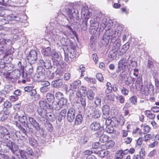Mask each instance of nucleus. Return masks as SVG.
Segmentation results:
<instances>
[{"instance_id": "f257e3e1", "label": "nucleus", "mask_w": 159, "mask_h": 159, "mask_svg": "<svg viewBox=\"0 0 159 159\" xmlns=\"http://www.w3.org/2000/svg\"><path fill=\"white\" fill-rule=\"evenodd\" d=\"M10 131L6 127L0 126V154L3 152L5 149L7 148L11 150V152L14 154L18 149V146L13 144V143L10 140L11 138Z\"/></svg>"}, {"instance_id": "f03ea898", "label": "nucleus", "mask_w": 159, "mask_h": 159, "mask_svg": "<svg viewBox=\"0 0 159 159\" xmlns=\"http://www.w3.org/2000/svg\"><path fill=\"white\" fill-rule=\"evenodd\" d=\"M38 63L40 66L38 67L37 69V73L35 74V76L38 79V80L39 81H42L45 78V70L43 66H44L46 69L51 68L54 72H56L57 70V65L52 66L50 60L45 58L41 59L39 60Z\"/></svg>"}, {"instance_id": "7ed1b4c3", "label": "nucleus", "mask_w": 159, "mask_h": 159, "mask_svg": "<svg viewBox=\"0 0 159 159\" xmlns=\"http://www.w3.org/2000/svg\"><path fill=\"white\" fill-rule=\"evenodd\" d=\"M67 27L68 30L64 31V32H60L56 34V38L58 39L59 38L62 37V35H64L66 37L68 36L72 38H74V36H76V32L75 31H73L70 26L69 25H66V27Z\"/></svg>"}, {"instance_id": "20e7f679", "label": "nucleus", "mask_w": 159, "mask_h": 159, "mask_svg": "<svg viewBox=\"0 0 159 159\" xmlns=\"http://www.w3.org/2000/svg\"><path fill=\"white\" fill-rule=\"evenodd\" d=\"M66 13L70 19H73L75 22L78 23L79 19L78 11L68 8L66 10Z\"/></svg>"}, {"instance_id": "39448f33", "label": "nucleus", "mask_w": 159, "mask_h": 159, "mask_svg": "<svg viewBox=\"0 0 159 159\" xmlns=\"http://www.w3.org/2000/svg\"><path fill=\"white\" fill-rule=\"evenodd\" d=\"M90 128L92 131H97L98 134H102L104 133V130L102 128L100 127V123L98 122H93L90 125Z\"/></svg>"}, {"instance_id": "423d86ee", "label": "nucleus", "mask_w": 159, "mask_h": 159, "mask_svg": "<svg viewBox=\"0 0 159 159\" xmlns=\"http://www.w3.org/2000/svg\"><path fill=\"white\" fill-rule=\"evenodd\" d=\"M129 60L126 58L121 59L118 62V69L116 70V73H119L121 70H125L126 67H128L129 63Z\"/></svg>"}, {"instance_id": "0eeeda50", "label": "nucleus", "mask_w": 159, "mask_h": 159, "mask_svg": "<svg viewBox=\"0 0 159 159\" xmlns=\"http://www.w3.org/2000/svg\"><path fill=\"white\" fill-rule=\"evenodd\" d=\"M87 108L90 109V110L89 111L93 118H98L100 117L101 113L98 108L93 106H88Z\"/></svg>"}, {"instance_id": "6e6552de", "label": "nucleus", "mask_w": 159, "mask_h": 159, "mask_svg": "<svg viewBox=\"0 0 159 159\" xmlns=\"http://www.w3.org/2000/svg\"><path fill=\"white\" fill-rule=\"evenodd\" d=\"M20 75V72L19 70H15L9 74L8 79L12 82L15 83L17 81Z\"/></svg>"}, {"instance_id": "1a4fd4ad", "label": "nucleus", "mask_w": 159, "mask_h": 159, "mask_svg": "<svg viewBox=\"0 0 159 159\" xmlns=\"http://www.w3.org/2000/svg\"><path fill=\"white\" fill-rule=\"evenodd\" d=\"M37 52L34 50L31 51L27 57V59L29 63H34L37 59Z\"/></svg>"}, {"instance_id": "9d476101", "label": "nucleus", "mask_w": 159, "mask_h": 159, "mask_svg": "<svg viewBox=\"0 0 159 159\" xmlns=\"http://www.w3.org/2000/svg\"><path fill=\"white\" fill-rule=\"evenodd\" d=\"M76 110L73 108H70L68 111L67 118L68 121L70 122H72L74 120L76 115Z\"/></svg>"}, {"instance_id": "9b49d317", "label": "nucleus", "mask_w": 159, "mask_h": 159, "mask_svg": "<svg viewBox=\"0 0 159 159\" xmlns=\"http://www.w3.org/2000/svg\"><path fill=\"white\" fill-rule=\"evenodd\" d=\"M100 21V18L98 16L95 15L92 20L90 21V25L95 27L94 29L96 31L98 29L99 23Z\"/></svg>"}, {"instance_id": "f8f14e48", "label": "nucleus", "mask_w": 159, "mask_h": 159, "mask_svg": "<svg viewBox=\"0 0 159 159\" xmlns=\"http://www.w3.org/2000/svg\"><path fill=\"white\" fill-rule=\"evenodd\" d=\"M102 117L104 119L109 117L110 116V107L107 105H103L102 108Z\"/></svg>"}, {"instance_id": "ddd939ff", "label": "nucleus", "mask_w": 159, "mask_h": 159, "mask_svg": "<svg viewBox=\"0 0 159 159\" xmlns=\"http://www.w3.org/2000/svg\"><path fill=\"white\" fill-rule=\"evenodd\" d=\"M17 117L19 120L25 127H28L27 119L25 116L24 115H19V112H18L15 116V118Z\"/></svg>"}, {"instance_id": "4468645a", "label": "nucleus", "mask_w": 159, "mask_h": 159, "mask_svg": "<svg viewBox=\"0 0 159 159\" xmlns=\"http://www.w3.org/2000/svg\"><path fill=\"white\" fill-rule=\"evenodd\" d=\"M29 120L30 124L36 130L39 131L40 129L39 124L33 118L29 117Z\"/></svg>"}, {"instance_id": "2eb2a0df", "label": "nucleus", "mask_w": 159, "mask_h": 159, "mask_svg": "<svg viewBox=\"0 0 159 159\" xmlns=\"http://www.w3.org/2000/svg\"><path fill=\"white\" fill-rule=\"evenodd\" d=\"M87 92L86 87L82 86L78 89V91L76 95L78 97H81L82 96L85 97L86 96Z\"/></svg>"}, {"instance_id": "dca6fc26", "label": "nucleus", "mask_w": 159, "mask_h": 159, "mask_svg": "<svg viewBox=\"0 0 159 159\" xmlns=\"http://www.w3.org/2000/svg\"><path fill=\"white\" fill-rule=\"evenodd\" d=\"M63 85L62 80L58 79L53 81L51 83L52 86L54 88H61Z\"/></svg>"}, {"instance_id": "f3484780", "label": "nucleus", "mask_w": 159, "mask_h": 159, "mask_svg": "<svg viewBox=\"0 0 159 159\" xmlns=\"http://www.w3.org/2000/svg\"><path fill=\"white\" fill-rule=\"evenodd\" d=\"M48 108L49 109H54L56 110H59L62 108L61 106H60L59 102L56 101L53 102L52 103V104L48 105Z\"/></svg>"}, {"instance_id": "a211bd4d", "label": "nucleus", "mask_w": 159, "mask_h": 159, "mask_svg": "<svg viewBox=\"0 0 159 159\" xmlns=\"http://www.w3.org/2000/svg\"><path fill=\"white\" fill-rule=\"evenodd\" d=\"M48 108L49 109H54L56 110H59L62 108L61 106H60L59 102L56 101L53 102L52 103V104L48 105Z\"/></svg>"}, {"instance_id": "6ab92c4d", "label": "nucleus", "mask_w": 159, "mask_h": 159, "mask_svg": "<svg viewBox=\"0 0 159 159\" xmlns=\"http://www.w3.org/2000/svg\"><path fill=\"white\" fill-rule=\"evenodd\" d=\"M136 89L138 90H141L143 87L142 79L141 77L137 78L135 83Z\"/></svg>"}, {"instance_id": "aec40b11", "label": "nucleus", "mask_w": 159, "mask_h": 159, "mask_svg": "<svg viewBox=\"0 0 159 159\" xmlns=\"http://www.w3.org/2000/svg\"><path fill=\"white\" fill-rule=\"evenodd\" d=\"M9 115L8 111H1L0 112V121H3L7 119Z\"/></svg>"}, {"instance_id": "412c9836", "label": "nucleus", "mask_w": 159, "mask_h": 159, "mask_svg": "<svg viewBox=\"0 0 159 159\" xmlns=\"http://www.w3.org/2000/svg\"><path fill=\"white\" fill-rule=\"evenodd\" d=\"M4 90H2L1 91L2 94L3 93L4 94V97H5L6 96L5 94V93H9L13 89V87L10 85H6L4 86Z\"/></svg>"}, {"instance_id": "4be33fe9", "label": "nucleus", "mask_w": 159, "mask_h": 159, "mask_svg": "<svg viewBox=\"0 0 159 159\" xmlns=\"http://www.w3.org/2000/svg\"><path fill=\"white\" fill-rule=\"evenodd\" d=\"M37 112L43 118H46L47 116L46 109L44 108H38Z\"/></svg>"}, {"instance_id": "5701e85b", "label": "nucleus", "mask_w": 159, "mask_h": 159, "mask_svg": "<svg viewBox=\"0 0 159 159\" xmlns=\"http://www.w3.org/2000/svg\"><path fill=\"white\" fill-rule=\"evenodd\" d=\"M52 51L51 50V48L49 47H47L46 48L43 49L42 50V53L44 56H49L51 54Z\"/></svg>"}, {"instance_id": "b1692460", "label": "nucleus", "mask_w": 159, "mask_h": 159, "mask_svg": "<svg viewBox=\"0 0 159 159\" xmlns=\"http://www.w3.org/2000/svg\"><path fill=\"white\" fill-rule=\"evenodd\" d=\"M81 84V81L80 80H77L74 81L73 83H71L70 86L71 89H79V86Z\"/></svg>"}, {"instance_id": "393cba45", "label": "nucleus", "mask_w": 159, "mask_h": 159, "mask_svg": "<svg viewBox=\"0 0 159 159\" xmlns=\"http://www.w3.org/2000/svg\"><path fill=\"white\" fill-rule=\"evenodd\" d=\"M83 121V117L81 115H77L75 118V125H80Z\"/></svg>"}, {"instance_id": "a878e982", "label": "nucleus", "mask_w": 159, "mask_h": 159, "mask_svg": "<svg viewBox=\"0 0 159 159\" xmlns=\"http://www.w3.org/2000/svg\"><path fill=\"white\" fill-rule=\"evenodd\" d=\"M81 14L82 16H83L85 20H86V21H87L90 17L89 14L88 13V10L85 9V8H82L81 11Z\"/></svg>"}, {"instance_id": "bb28decb", "label": "nucleus", "mask_w": 159, "mask_h": 159, "mask_svg": "<svg viewBox=\"0 0 159 159\" xmlns=\"http://www.w3.org/2000/svg\"><path fill=\"white\" fill-rule=\"evenodd\" d=\"M50 105L48 104L46 101H45L41 100L39 102V108H44L46 109L47 108L49 109L48 107V105Z\"/></svg>"}, {"instance_id": "cd10ccee", "label": "nucleus", "mask_w": 159, "mask_h": 159, "mask_svg": "<svg viewBox=\"0 0 159 159\" xmlns=\"http://www.w3.org/2000/svg\"><path fill=\"white\" fill-rule=\"evenodd\" d=\"M32 63H30L26 67L25 70L26 71V73L25 74L30 75L33 72V68L31 64Z\"/></svg>"}, {"instance_id": "c85d7f7f", "label": "nucleus", "mask_w": 159, "mask_h": 159, "mask_svg": "<svg viewBox=\"0 0 159 159\" xmlns=\"http://www.w3.org/2000/svg\"><path fill=\"white\" fill-rule=\"evenodd\" d=\"M122 71L120 72L119 76L120 79L123 81L126 80L128 78L127 74L125 72V70H121Z\"/></svg>"}, {"instance_id": "c756f323", "label": "nucleus", "mask_w": 159, "mask_h": 159, "mask_svg": "<svg viewBox=\"0 0 159 159\" xmlns=\"http://www.w3.org/2000/svg\"><path fill=\"white\" fill-rule=\"evenodd\" d=\"M58 102L60 106L63 108L66 106L67 102V100L64 98H61L59 99Z\"/></svg>"}, {"instance_id": "7c9ffc66", "label": "nucleus", "mask_w": 159, "mask_h": 159, "mask_svg": "<svg viewBox=\"0 0 159 159\" xmlns=\"http://www.w3.org/2000/svg\"><path fill=\"white\" fill-rule=\"evenodd\" d=\"M144 151L142 150L140 152L139 155H137L134 156L133 159H144Z\"/></svg>"}, {"instance_id": "2f4dec72", "label": "nucleus", "mask_w": 159, "mask_h": 159, "mask_svg": "<svg viewBox=\"0 0 159 159\" xmlns=\"http://www.w3.org/2000/svg\"><path fill=\"white\" fill-rule=\"evenodd\" d=\"M88 98L90 100H92L94 98V93L91 90H88L86 94Z\"/></svg>"}, {"instance_id": "473e14b6", "label": "nucleus", "mask_w": 159, "mask_h": 159, "mask_svg": "<svg viewBox=\"0 0 159 159\" xmlns=\"http://www.w3.org/2000/svg\"><path fill=\"white\" fill-rule=\"evenodd\" d=\"M29 144L32 147H36L37 146V142L34 138H29Z\"/></svg>"}, {"instance_id": "72a5a7b5", "label": "nucleus", "mask_w": 159, "mask_h": 159, "mask_svg": "<svg viewBox=\"0 0 159 159\" xmlns=\"http://www.w3.org/2000/svg\"><path fill=\"white\" fill-rule=\"evenodd\" d=\"M62 37L59 38V39L56 38V39L58 40H60L61 43L63 45H66V43L67 41V37H64L63 35H62Z\"/></svg>"}, {"instance_id": "f704fd0d", "label": "nucleus", "mask_w": 159, "mask_h": 159, "mask_svg": "<svg viewBox=\"0 0 159 159\" xmlns=\"http://www.w3.org/2000/svg\"><path fill=\"white\" fill-rule=\"evenodd\" d=\"M98 135V136H100L99 140L100 142L104 143L107 141L108 138V136L103 134V133L102 134Z\"/></svg>"}, {"instance_id": "c9c22d12", "label": "nucleus", "mask_w": 159, "mask_h": 159, "mask_svg": "<svg viewBox=\"0 0 159 159\" xmlns=\"http://www.w3.org/2000/svg\"><path fill=\"white\" fill-rule=\"evenodd\" d=\"M46 98L47 100L52 103L54 101L55 97L54 95L51 93H48L46 94Z\"/></svg>"}, {"instance_id": "e433bc0d", "label": "nucleus", "mask_w": 159, "mask_h": 159, "mask_svg": "<svg viewBox=\"0 0 159 159\" xmlns=\"http://www.w3.org/2000/svg\"><path fill=\"white\" fill-rule=\"evenodd\" d=\"M144 113L146 116L149 118L151 119H153L155 117V115L152 113L150 111H146Z\"/></svg>"}, {"instance_id": "4c0bfd02", "label": "nucleus", "mask_w": 159, "mask_h": 159, "mask_svg": "<svg viewBox=\"0 0 159 159\" xmlns=\"http://www.w3.org/2000/svg\"><path fill=\"white\" fill-rule=\"evenodd\" d=\"M7 20H15L18 21L20 20V19L19 17L13 14L8 15L7 17Z\"/></svg>"}, {"instance_id": "58836bf2", "label": "nucleus", "mask_w": 159, "mask_h": 159, "mask_svg": "<svg viewBox=\"0 0 159 159\" xmlns=\"http://www.w3.org/2000/svg\"><path fill=\"white\" fill-rule=\"evenodd\" d=\"M111 126L113 127H116L119 124L118 121L115 117H112L111 118Z\"/></svg>"}, {"instance_id": "ea45409f", "label": "nucleus", "mask_w": 159, "mask_h": 159, "mask_svg": "<svg viewBox=\"0 0 159 159\" xmlns=\"http://www.w3.org/2000/svg\"><path fill=\"white\" fill-rule=\"evenodd\" d=\"M18 152V153L17 154L20 155L21 157V159H27L25 155V152L24 150L20 149Z\"/></svg>"}, {"instance_id": "a19ab883", "label": "nucleus", "mask_w": 159, "mask_h": 159, "mask_svg": "<svg viewBox=\"0 0 159 159\" xmlns=\"http://www.w3.org/2000/svg\"><path fill=\"white\" fill-rule=\"evenodd\" d=\"M118 48H117V50H114L110 51L109 53V57L111 58H114L115 57L116 55L117 52H116L117 50H118Z\"/></svg>"}, {"instance_id": "79ce46f5", "label": "nucleus", "mask_w": 159, "mask_h": 159, "mask_svg": "<svg viewBox=\"0 0 159 159\" xmlns=\"http://www.w3.org/2000/svg\"><path fill=\"white\" fill-rule=\"evenodd\" d=\"M50 56H51L52 58L56 60L58 58L59 56V54L55 50H52L51 54Z\"/></svg>"}, {"instance_id": "37998d69", "label": "nucleus", "mask_w": 159, "mask_h": 159, "mask_svg": "<svg viewBox=\"0 0 159 159\" xmlns=\"http://www.w3.org/2000/svg\"><path fill=\"white\" fill-rule=\"evenodd\" d=\"M96 153L101 157H103L107 156V153L105 150H99Z\"/></svg>"}, {"instance_id": "c03bdc74", "label": "nucleus", "mask_w": 159, "mask_h": 159, "mask_svg": "<svg viewBox=\"0 0 159 159\" xmlns=\"http://www.w3.org/2000/svg\"><path fill=\"white\" fill-rule=\"evenodd\" d=\"M105 129L107 133L111 134L113 133L114 128L111 126H106Z\"/></svg>"}, {"instance_id": "a18cd8bd", "label": "nucleus", "mask_w": 159, "mask_h": 159, "mask_svg": "<svg viewBox=\"0 0 159 159\" xmlns=\"http://www.w3.org/2000/svg\"><path fill=\"white\" fill-rule=\"evenodd\" d=\"M80 102H81L82 105L83 107L84 111H86V110H87L89 109L87 108V107L86 108L85 107L86 105L85 99L84 98L82 97H81L80 99Z\"/></svg>"}, {"instance_id": "49530a36", "label": "nucleus", "mask_w": 159, "mask_h": 159, "mask_svg": "<svg viewBox=\"0 0 159 159\" xmlns=\"http://www.w3.org/2000/svg\"><path fill=\"white\" fill-rule=\"evenodd\" d=\"M115 144L114 142L112 140H110L108 141L106 144L105 145L107 148H110L112 147Z\"/></svg>"}, {"instance_id": "de8ad7c7", "label": "nucleus", "mask_w": 159, "mask_h": 159, "mask_svg": "<svg viewBox=\"0 0 159 159\" xmlns=\"http://www.w3.org/2000/svg\"><path fill=\"white\" fill-rule=\"evenodd\" d=\"M67 56L69 57L70 58H74L75 57V53L74 51L72 50L67 53Z\"/></svg>"}, {"instance_id": "09e8293b", "label": "nucleus", "mask_w": 159, "mask_h": 159, "mask_svg": "<svg viewBox=\"0 0 159 159\" xmlns=\"http://www.w3.org/2000/svg\"><path fill=\"white\" fill-rule=\"evenodd\" d=\"M95 100L94 103L96 105V107L100 106L101 105V99L98 97H96L95 98Z\"/></svg>"}, {"instance_id": "8fccbe9b", "label": "nucleus", "mask_w": 159, "mask_h": 159, "mask_svg": "<svg viewBox=\"0 0 159 159\" xmlns=\"http://www.w3.org/2000/svg\"><path fill=\"white\" fill-rule=\"evenodd\" d=\"M130 101L133 104L136 105L137 103V98L135 96H133L130 98Z\"/></svg>"}, {"instance_id": "3c124183", "label": "nucleus", "mask_w": 159, "mask_h": 159, "mask_svg": "<svg viewBox=\"0 0 159 159\" xmlns=\"http://www.w3.org/2000/svg\"><path fill=\"white\" fill-rule=\"evenodd\" d=\"M50 89V87L43 86L40 88V91L42 93H45L47 92Z\"/></svg>"}, {"instance_id": "603ef678", "label": "nucleus", "mask_w": 159, "mask_h": 159, "mask_svg": "<svg viewBox=\"0 0 159 159\" xmlns=\"http://www.w3.org/2000/svg\"><path fill=\"white\" fill-rule=\"evenodd\" d=\"M123 154L122 151H119L116 157V159H122L123 157Z\"/></svg>"}, {"instance_id": "864d4df0", "label": "nucleus", "mask_w": 159, "mask_h": 159, "mask_svg": "<svg viewBox=\"0 0 159 159\" xmlns=\"http://www.w3.org/2000/svg\"><path fill=\"white\" fill-rule=\"evenodd\" d=\"M67 114V110L66 109H62L60 112V116H61L62 117L65 118Z\"/></svg>"}, {"instance_id": "5fc2aeb1", "label": "nucleus", "mask_w": 159, "mask_h": 159, "mask_svg": "<svg viewBox=\"0 0 159 159\" xmlns=\"http://www.w3.org/2000/svg\"><path fill=\"white\" fill-rule=\"evenodd\" d=\"M96 78L100 82H102L104 80L103 76L101 73H98L97 74Z\"/></svg>"}, {"instance_id": "6e6d98bb", "label": "nucleus", "mask_w": 159, "mask_h": 159, "mask_svg": "<svg viewBox=\"0 0 159 159\" xmlns=\"http://www.w3.org/2000/svg\"><path fill=\"white\" fill-rule=\"evenodd\" d=\"M142 91L145 95H148L150 93V92L148 91V87L146 86V84H144L143 89H142Z\"/></svg>"}, {"instance_id": "4d7b16f0", "label": "nucleus", "mask_w": 159, "mask_h": 159, "mask_svg": "<svg viewBox=\"0 0 159 159\" xmlns=\"http://www.w3.org/2000/svg\"><path fill=\"white\" fill-rule=\"evenodd\" d=\"M146 85L148 87V91L150 93L151 91H153L154 86L151 83L149 82V83H147V84H146Z\"/></svg>"}, {"instance_id": "13d9d810", "label": "nucleus", "mask_w": 159, "mask_h": 159, "mask_svg": "<svg viewBox=\"0 0 159 159\" xmlns=\"http://www.w3.org/2000/svg\"><path fill=\"white\" fill-rule=\"evenodd\" d=\"M3 106L4 107L7 108H11L12 106V104L11 102L8 101L5 102L4 103Z\"/></svg>"}, {"instance_id": "bf43d9fd", "label": "nucleus", "mask_w": 159, "mask_h": 159, "mask_svg": "<svg viewBox=\"0 0 159 159\" xmlns=\"http://www.w3.org/2000/svg\"><path fill=\"white\" fill-rule=\"evenodd\" d=\"M55 97L56 98H64V95L63 94L60 92H57L55 94Z\"/></svg>"}, {"instance_id": "052dcab7", "label": "nucleus", "mask_w": 159, "mask_h": 159, "mask_svg": "<svg viewBox=\"0 0 159 159\" xmlns=\"http://www.w3.org/2000/svg\"><path fill=\"white\" fill-rule=\"evenodd\" d=\"M133 81V78L129 77H128L127 79L124 81V82L127 84H130L131 82V81Z\"/></svg>"}, {"instance_id": "680f3d73", "label": "nucleus", "mask_w": 159, "mask_h": 159, "mask_svg": "<svg viewBox=\"0 0 159 159\" xmlns=\"http://www.w3.org/2000/svg\"><path fill=\"white\" fill-rule=\"evenodd\" d=\"M116 98L121 103H123L124 102L125 99L123 98L122 95H119L116 96Z\"/></svg>"}, {"instance_id": "e2e57ef3", "label": "nucleus", "mask_w": 159, "mask_h": 159, "mask_svg": "<svg viewBox=\"0 0 159 159\" xmlns=\"http://www.w3.org/2000/svg\"><path fill=\"white\" fill-rule=\"evenodd\" d=\"M108 99H109L110 101H113L114 100V95L111 93L109 94H108L107 96Z\"/></svg>"}, {"instance_id": "0e129e2a", "label": "nucleus", "mask_w": 159, "mask_h": 159, "mask_svg": "<svg viewBox=\"0 0 159 159\" xmlns=\"http://www.w3.org/2000/svg\"><path fill=\"white\" fill-rule=\"evenodd\" d=\"M121 93L125 96L127 95L129 93V90L123 87L121 89Z\"/></svg>"}, {"instance_id": "69168bd1", "label": "nucleus", "mask_w": 159, "mask_h": 159, "mask_svg": "<svg viewBox=\"0 0 159 159\" xmlns=\"http://www.w3.org/2000/svg\"><path fill=\"white\" fill-rule=\"evenodd\" d=\"M106 86L107 90L108 92H110L112 91V86L110 82H108L106 84Z\"/></svg>"}, {"instance_id": "338daca9", "label": "nucleus", "mask_w": 159, "mask_h": 159, "mask_svg": "<svg viewBox=\"0 0 159 159\" xmlns=\"http://www.w3.org/2000/svg\"><path fill=\"white\" fill-rule=\"evenodd\" d=\"M88 139L87 137L84 136L81 139V143L83 144H85L88 141Z\"/></svg>"}, {"instance_id": "774afa93", "label": "nucleus", "mask_w": 159, "mask_h": 159, "mask_svg": "<svg viewBox=\"0 0 159 159\" xmlns=\"http://www.w3.org/2000/svg\"><path fill=\"white\" fill-rule=\"evenodd\" d=\"M152 137L151 135L150 134H147L145 135L143 138V140L145 142H147Z\"/></svg>"}]
</instances>
